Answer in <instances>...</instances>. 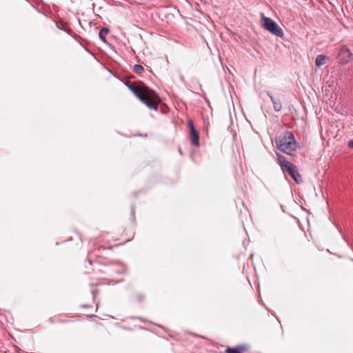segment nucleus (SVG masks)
<instances>
[{
  "label": "nucleus",
  "instance_id": "nucleus-1",
  "mask_svg": "<svg viewBox=\"0 0 353 353\" xmlns=\"http://www.w3.org/2000/svg\"><path fill=\"white\" fill-rule=\"evenodd\" d=\"M126 85L134 94L149 108L157 110L158 103L154 101L155 93L152 91H142L133 82L128 81Z\"/></svg>",
  "mask_w": 353,
  "mask_h": 353
},
{
  "label": "nucleus",
  "instance_id": "nucleus-3",
  "mask_svg": "<svg viewBox=\"0 0 353 353\" xmlns=\"http://www.w3.org/2000/svg\"><path fill=\"white\" fill-rule=\"evenodd\" d=\"M278 162L284 172L288 173L297 183L303 182L301 175L298 172L295 166L285 159V157L280 154H276Z\"/></svg>",
  "mask_w": 353,
  "mask_h": 353
},
{
  "label": "nucleus",
  "instance_id": "nucleus-5",
  "mask_svg": "<svg viewBox=\"0 0 353 353\" xmlns=\"http://www.w3.org/2000/svg\"><path fill=\"white\" fill-rule=\"evenodd\" d=\"M339 56L341 63H347L350 61L352 54L351 53L350 49L344 46L341 47L339 53Z\"/></svg>",
  "mask_w": 353,
  "mask_h": 353
},
{
  "label": "nucleus",
  "instance_id": "nucleus-4",
  "mask_svg": "<svg viewBox=\"0 0 353 353\" xmlns=\"http://www.w3.org/2000/svg\"><path fill=\"white\" fill-rule=\"evenodd\" d=\"M261 23L263 28L272 34L279 37H282L283 36V30L272 19L263 16L261 17Z\"/></svg>",
  "mask_w": 353,
  "mask_h": 353
},
{
  "label": "nucleus",
  "instance_id": "nucleus-14",
  "mask_svg": "<svg viewBox=\"0 0 353 353\" xmlns=\"http://www.w3.org/2000/svg\"><path fill=\"white\" fill-rule=\"evenodd\" d=\"M134 209L132 208V213H134Z\"/></svg>",
  "mask_w": 353,
  "mask_h": 353
},
{
  "label": "nucleus",
  "instance_id": "nucleus-8",
  "mask_svg": "<svg viewBox=\"0 0 353 353\" xmlns=\"http://www.w3.org/2000/svg\"><path fill=\"white\" fill-rule=\"evenodd\" d=\"M268 94L273 103L274 110L276 112L280 111L282 108L281 101L279 99L274 97L270 92H268Z\"/></svg>",
  "mask_w": 353,
  "mask_h": 353
},
{
  "label": "nucleus",
  "instance_id": "nucleus-11",
  "mask_svg": "<svg viewBox=\"0 0 353 353\" xmlns=\"http://www.w3.org/2000/svg\"><path fill=\"white\" fill-rule=\"evenodd\" d=\"M133 69L137 74H141L144 71L143 67L139 64L134 65Z\"/></svg>",
  "mask_w": 353,
  "mask_h": 353
},
{
  "label": "nucleus",
  "instance_id": "nucleus-15",
  "mask_svg": "<svg viewBox=\"0 0 353 353\" xmlns=\"http://www.w3.org/2000/svg\"><path fill=\"white\" fill-rule=\"evenodd\" d=\"M89 263H90V265H92V261H89Z\"/></svg>",
  "mask_w": 353,
  "mask_h": 353
},
{
  "label": "nucleus",
  "instance_id": "nucleus-6",
  "mask_svg": "<svg viewBox=\"0 0 353 353\" xmlns=\"http://www.w3.org/2000/svg\"><path fill=\"white\" fill-rule=\"evenodd\" d=\"M188 126L190 130L191 143L194 146L199 145V134L195 129L192 121H189Z\"/></svg>",
  "mask_w": 353,
  "mask_h": 353
},
{
  "label": "nucleus",
  "instance_id": "nucleus-10",
  "mask_svg": "<svg viewBox=\"0 0 353 353\" xmlns=\"http://www.w3.org/2000/svg\"><path fill=\"white\" fill-rule=\"evenodd\" d=\"M110 32L109 29L107 28H103L100 31H99V37L100 38V39L104 42V43H108L107 42V40H106V38H105V35Z\"/></svg>",
  "mask_w": 353,
  "mask_h": 353
},
{
  "label": "nucleus",
  "instance_id": "nucleus-7",
  "mask_svg": "<svg viewBox=\"0 0 353 353\" xmlns=\"http://www.w3.org/2000/svg\"><path fill=\"white\" fill-rule=\"evenodd\" d=\"M248 349L246 345H241L234 347H228L225 352V353H243Z\"/></svg>",
  "mask_w": 353,
  "mask_h": 353
},
{
  "label": "nucleus",
  "instance_id": "nucleus-12",
  "mask_svg": "<svg viewBox=\"0 0 353 353\" xmlns=\"http://www.w3.org/2000/svg\"><path fill=\"white\" fill-rule=\"evenodd\" d=\"M347 145L350 148H353V139L350 140L347 143Z\"/></svg>",
  "mask_w": 353,
  "mask_h": 353
},
{
  "label": "nucleus",
  "instance_id": "nucleus-9",
  "mask_svg": "<svg viewBox=\"0 0 353 353\" xmlns=\"http://www.w3.org/2000/svg\"><path fill=\"white\" fill-rule=\"evenodd\" d=\"M328 59V57L323 54H319L317 56L315 60V64L317 67H321L323 65L326 63V61Z\"/></svg>",
  "mask_w": 353,
  "mask_h": 353
},
{
  "label": "nucleus",
  "instance_id": "nucleus-13",
  "mask_svg": "<svg viewBox=\"0 0 353 353\" xmlns=\"http://www.w3.org/2000/svg\"><path fill=\"white\" fill-rule=\"evenodd\" d=\"M97 290H94L92 291V294H93V297L94 298L95 297V293L97 292Z\"/></svg>",
  "mask_w": 353,
  "mask_h": 353
},
{
  "label": "nucleus",
  "instance_id": "nucleus-2",
  "mask_svg": "<svg viewBox=\"0 0 353 353\" xmlns=\"http://www.w3.org/2000/svg\"><path fill=\"white\" fill-rule=\"evenodd\" d=\"M278 148L288 155H292L297 148V143L292 132H285L283 136L277 137L275 140Z\"/></svg>",
  "mask_w": 353,
  "mask_h": 353
}]
</instances>
